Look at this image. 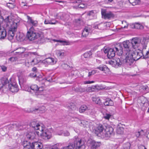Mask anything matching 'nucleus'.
<instances>
[{"instance_id": "obj_50", "label": "nucleus", "mask_w": 149, "mask_h": 149, "mask_svg": "<svg viewBox=\"0 0 149 149\" xmlns=\"http://www.w3.org/2000/svg\"><path fill=\"white\" fill-rule=\"evenodd\" d=\"M102 56V53L101 52H98L95 54V56L96 57H99V58H101Z\"/></svg>"}, {"instance_id": "obj_11", "label": "nucleus", "mask_w": 149, "mask_h": 149, "mask_svg": "<svg viewBox=\"0 0 149 149\" xmlns=\"http://www.w3.org/2000/svg\"><path fill=\"white\" fill-rule=\"evenodd\" d=\"M113 129L112 127L107 126H105L103 138L109 137L112 134Z\"/></svg>"}, {"instance_id": "obj_15", "label": "nucleus", "mask_w": 149, "mask_h": 149, "mask_svg": "<svg viewBox=\"0 0 149 149\" xmlns=\"http://www.w3.org/2000/svg\"><path fill=\"white\" fill-rule=\"evenodd\" d=\"M8 87L10 91L13 93L17 92L19 90L17 85L15 82L9 84Z\"/></svg>"}, {"instance_id": "obj_24", "label": "nucleus", "mask_w": 149, "mask_h": 149, "mask_svg": "<svg viewBox=\"0 0 149 149\" xmlns=\"http://www.w3.org/2000/svg\"><path fill=\"white\" fill-rule=\"evenodd\" d=\"M81 0H75L73 2V3L79 4L78 5V8H84L85 7V5L83 3H81Z\"/></svg>"}, {"instance_id": "obj_20", "label": "nucleus", "mask_w": 149, "mask_h": 149, "mask_svg": "<svg viewBox=\"0 0 149 149\" xmlns=\"http://www.w3.org/2000/svg\"><path fill=\"white\" fill-rule=\"evenodd\" d=\"M66 16V15L65 13H60L56 14L55 16V17H56V19H62L64 20L65 19V17Z\"/></svg>"}, {"instance_id": "obj_35", "label": "nucleus", "mask_w": 149, "mask_h": 149, "mask_svg": "<svg viewBox=\"0 0 149 149\" xmlns=\"http://www.w3.org/2000/svg\"><path fill=\"white\" fill-rule=\"evenodd\" d=\"M137 60L139 59L140 58H141L143 56H144L145 55H144L143 54V52L141 51H139V52H138L137 51ZM143 58H144L143 57Z\"/></svg>"}, {"instance_id": "obj_34", "label": "nucleus", "mask_w": 149, "mask_h": 149, "mask_svg": "<svg viewBox=\"0 0 149 149\" xmlns=\"http://www.w3.org/2000/svg\"><path fill=\"white\" fill-rule=\"evenodd\" d=\"M18 52H14V54H15H15H17L18 55H20L23 53L25 49L24 48H19L18 49Z\"/></svg>"}, {"instance_id": "obj_17", "label": "nucleus", "mask_w": 149, "mask_h": 149, "mask_svg": "<svg viewBox=\"0 0 149 149\" xmlns=\"http://www.w3.org/2000/svg\"><path fill=\"white\" fill-rule=\"evenodd\" d=\"M101 144L100 142L92 141L90 143L91 149H97L100 147Z\"/></svg>"}, {"instance_id": "obj_49", "label": "nucleus", "mask_w": 149, "mask_h": 149, "mask_svg": "<svg viewBox=\"0 0 149 149\" xmlns=\"http://www.w3.org/2000/svg\"><path fill=\"white\" fill-rule=\"evenodd\" d=\"M7 6L9 8L12 9L14 8V5L12 3H9L6 4Z\"/></svg>"}, {"instance_id": "obj_57", "label": "nucleus", "mask_w": 149, "mask_h": 149, "mask_svg": "<svg viewBox=\"0 0 149 149\" xmlns=\"http://www.w3.org/2000/svg\"><path fill=\"white\" fill-rule=\"evenodd\" d=\"M95 82V81H84V84H90L91 83H93Z\"/></svg>"}, {"instance_id": "obj_1", "label": "nucleus", "mask_w": 149, "mask_h": 149, "mask_svg": "<svg viewBox=\"0 0 149 149\" xmlns=\"http://www.w3.org/2000/svg\"><path fill=\"white\" fill-rule=\"evenodd\" d=\"M31 126L35 130L33 132H29L26 135L27 139L29 140H32L37 138L36 132L40 130L44 126L43 125H41L37 122L33 121L31 123Z\"/></svg>"}, {"instance_id": "obj_30", "label": "nucleus", "mask_w": 149, "mask_h": 149, "mask_svg": "<svg viewBox=\"0 0 149 149\" xmlns=\"http://www.w3.org/2000/svg\"><path fill=\"white\" fill-rule=\"evenodd\" d=\"M134 28L137 29H142L143 26L141 24L138 23H135L132 24Z\"/></svg>"}, {"instance_id": "obj_26", "label": "nucleus", "mask_w": 149, "mask_h": 149, "mask_svg": "<svg viewBox=\"0 0 149 149\" xmlns=\"http://www.w3.org/2000/svg\"><path fill=\"white\" fill-rule=\"evenodd\" d=\"M28 21L31 23L33 26H36L38 24V22L37 21L34 20L32 19L29 16H27Z\"/></svg>"}, {"instance_id": "obj_25", "label": "nucleus", "mask_w": 149, "mask_h": 149, "mask_svg": "<svg viewBox=\"0 0 149 149\" xmlns=\"http://www.w3.org/2000/svg\"><path fill=\"white\" fill-rule=\"evenodd\" d=\"M104 104L105 106H111L114 104L113 102L111 99L109 98L107 99L105 102H104Z\"/></svg>"}, {"instance_id": "obj_63", "label": "nucleus", "mask_w": 149, "mask_h": 149, "mask_svg": "<svg viewBox=\"0 0 149 149\" xmlns=\"http://www.w3.org/2000/svg\"><path fill=\"white\" fill-rule=\"evenodd\" d=\"M63 131L62 130H60L57 133V134L59 135H61L63 134Z\"/></svg>"}, {"instance_id": "obj_62", "label": "nucleus", "mask_w": 149, "mask_h": 149, "mask_svg": "<svg viewBox=\"0 0 149 149\" xmlns=\"http://www.w3.org/2000/svg\"><path fill=\"white\" fill-rule=\"evenodd\" d=\"M146 135L147 137L149 139V129L147 130L146 132Z\"/></svg>"}, {"instance_id": "obj_33", "label": "nucleus", "mask_w": 149, "mask_h": 149, "mask_svg": "<svg viewBox=\"0 0 149 149\" xmlns=\"http://www.w3.org/2000/svg\"><path fill=\"white\" fill-rule=\"evenodd\" d=\"M149 42V37L144 38L141 43L142 45H147L148 43Z\"/></svg>"}, {"instance_id": "obj_40", "label": "nucleus", "mask_w": 149, "mask_h": 149, "mask_svg": "<svg viewBox=\"0 0 149 149\" xmlns=\"http://www.w3.org/2000/svg\"><path fill=\"white\" fill-rule=\"evenodd\" d=\"M35 110L39 111L41 113H43L45 111L46 109L44 106H42L37 109H36Z\"/></svg>"}, {"instance_id": "obj_53", "label": "nucleus", "mask_w": 149, "mask_h": 149, "mask_svg": "<svg viewBox=\"0 0 149 149\" xmlns=\"http://www.w3.org/2000/svg\"><path fill=\"white\" fill-rule=\"evenodd\" d=\"M17 59L18 58L17 57H12L10 58L9 59V60L12 62H14L17 60Z\"/></svg>"}, {"instance_id": "obj_36", "label": "nucleus", "mask_w": 149, "mask_h": 149, "mask_svg": "<svg viewBox=\"0 0 149 149\" xmlns=\"http://www.w3.org/2000/svg\"><path fill=\"white\" fill-rule=\"evenodd\" d=\"M87 107L85 105L81 106L79 109V111L80 113H83L87 109Z\"/></svg>"}, {"instance_id": "obj_47", "label": "nucleus", "mask_w": 149, "mask_h": 149, "mask_svg": "<svg viewBox=\"0 0 149 149\" xmlns=\"http://www.w3.org/2000/svg\"><path fill=\"white\" fill-rule=\"evenodd\" d=\"M112 117V115L109 113H106L104 116V118L107 120H109L110 118Z\"/></svg>"}, {"instance_id": "obj_39", "label": "nucleus", "mask_w": 149, "mask_h": 149, "mask_svg": "<svg viewBox=\"0 0 149 149\" xmlns=\"http://www.w3.org/2000/svg\"><path fill=\"white\" fill-rule=\"evenodd\" d=\"M92 55V53L91 51H89L84 53V56L85 58H88L90 57Z\"/></svg>"}, {"instance_id": "obj_38", "label": "nucleus", "mask_w": 149, "mask_h": 149, "mask_svg": "<svg viewBox=\"0 0 149 149\" xmlns=\"http://www.w3.org/2000/svg\"><path fill=\"white\" fill-rule=\"evenodd\" d=\"M129 2L132 4L133 6H134L138 4L140 0H128Z\"/></svg>"}, {"instance_id": "obj_37", "label": "nucleus", "mask_w": 149, "mask_h": 149, "mask_svg": "<svg viewBox=\"0 0 149 149\" xmlns=\"http://www.w3.org/2000/svg\"><path fill=\"white\" fill-rule=\"evenodd\" d=\"M97 68L100 70L104 71L105 70L109 71V69L105 65L103 66H100Z\"/></svg>"}, {"instance_id": "obj_6", "label": "nucleus", "mask_w": 149, "mask_h": 149, "mask_svg": "<svg viewBox=\"0 0 149 149\" xmlns=\"http://www.w3.org/2000/svg\"><path fill=\"white\" fill-rule=\"evenodd\" d=\"M76 139L75 142H76V146L74 143L70 144L68 146L65 147V149H79L81 148L84 149L85 148V146L84 145V142L81 139Z\"/></svg>"}, {"instance_id": "obj_56", "label": "nucleus", "mask_w": 149, "mask_h": 149, "mask_svg": "<svg viewBox=\"0 0 149 149\" xmlns=\"http://www.w3.org/2000/svg\"><path fill=\"white\" fill-rule=\"evenodd\" d=\"M145 59L149 58V48L148 50L147 51L145 56H143Z\"/></svg>"}, {"instance_id": "obj_8", "label": "nucleus", "mask_w": 149, "mask_h": 149, "mask_svg": "<svg viewBox=\"0 0 149 149\" xmlns=\"http://www.w3.org/2000/svg\"><path fill=\"white\" fill-rule=\"evenodd\" d=\"M124 62L126 63L125 60L121 58H117L113 59L109 62V63L113 67L118 68L121 67Z\"/></svg>"}, {"instance_id": "obj_21", "label": "nucleus", "mask_w": 149, "mask_h": 149, "mask_svg": "<svg viewBox=\"0 0 149 149\" xmlns=\"http://www.w3.org/2000/svg\"><path fill=\"white\" fill-rule=\"evenodd\" d=\"M7 36L6 30L0 28V39H4Z\"/></svg>"}, {"instance_id": "obj_16", "label": "nucleus", "mask_w": 149, "mask_h": 149, "mask_svg": "<svg viewBox=\"0 0 149 149\" xmlns=\"http://www.w3.org/2000/svg\"><path fill=\"white\" fill-rule=\"evenodd\" d=\"M130 43L129 41H124L123 42V45L124 48V53L126 55V54L127 52H129L130 50Z\"/></svg>"}, {"instance_id": "obj_13", "label": "nucleus", "mask_w": 149, "mask_h": 149, "mask_svg": "<svg viewBox=\"0 0 149 149\" xmlns=\"http://www.w3.org/2000/svg\"><path fill=\"white\" fill-rule=\"evenodd\" d=\"M75 121H78V123L81 126L86 129L90 128L89 123L86 121L84 120H80L76 118H75Z\"/></svg>"}, {"instance_id": "obj_12", "label": "nucleus", "mask_w": 149, "mask_h": 149, "mask_svg": "<svg viewBox=\"0 0 149 149\" xmlns=\"http://www.w3.org/2000/svg\"><path fill=\"white\" fill-rule=\"evenodd\" d=\"M141 42V39L138 37L133 38L131 40L132 47L134 49H136L139 47Z\"/></svg>"}, {"instance_id": "obj_61", "label": "nucleus", "mask_w": 149, "mask_h": 149, "mask_svg": "<svg viewBox=\"0 0 149 149\" xmlns=\"http://www.w3.org/2000/svg\"><path fill=\"white\" fill-rule=\"evenodd\" d=\"M139 149H147L144 146L140 145L138 147Z\"/></svg>"}, {"instance_id": "obj_3", "label": "nucleus", "mask_w": 149, "mask_h": 149, "mask_svg": "<svg viewBox=\"0 0 149 149\" xmlns=\"http://www.w3.org/2000/svg\"><path fill=\"white\" fill-rule=\"evenodd\" d=\"M45 128L44 126L41 128L40 131L36 132L37 139L38 137H40L43 139H50L52 136V133L53 132L52 128L47 129L44 130Z\"/></svg>"}, {"instance_id": "obj_9", "label": "nucleus", "mask_w": 149, "mask_h": 149, "mask_svg": "<svg viewBox=\"0 0 149 149\" xmlns=\"http://www.w3.org/2000/svg\"><path fill=\"white\" fill-rule=\"evenodd\" d=\"M101 14L102 18L105 19H110L113 18L115 15L111 11H107L105 9H102Z\"/></svg>"}, {"instance_id": "obj_51", "label": "nucleus", "mask_w": 149, "mask_h": 149, "mask_svg": "<svg viewBox=\"0 0 149 149\" xmlns=\"http://www.w3.org/2000/svg\"><path fill=\"white\" fill-rule=\"evenodd\" d=\"M21 35L19 33L16 36V38L17 40H22V36H21Z\"/></svg>"}, {"instance_id": "obj_2", "label": "nucleus", "mask_w": 149, "mask_h": 149, "mask_svg": "<svg viewBox=\"0 0 149 149\" xmlns=\"http://www.w3.org/2000/svg\"><path fill=\"white\" fill-rule=\"evenodd\" d=\"M104 52L105 53H107V56L109 58H111L114 57L116 52L119 56L122 55L123 53L122 47L120 45H117L113 48L105 49L104 50Z\"/></svg>"}, {"instance_id": "obj_4", "label": "nucleus", "mask_w": 149, "mask_h": 149, "mask_svg": "<svg viewBox=\"0 0 149 149\" xmlns=\"http://www.w3.org/2000/svg\"><path fill=\"white\" fill-rule=\"evenodd\" d=\"M26 36L30 40H33L38 38L41 39L43 36V35L41 32H36L34 28L32 26L28 31Z\"/></svg>"}, {"instance_id": "obj_43", "label": "nucleus", "mask_w": 149, "mask_h": 149, "mask_svg": "<svg viewBox=\"0 0 149 149\" xmlns=\"http://www.w3.org/2000/svg\"><path fill=\"white\" fill-rule=\"evenodd\" d=\"M24 90L33 93V92H32L31 90V86L29 87L27 85H25L24 86Z\"/></svg>"}, {"instance_id": "obj_52", "label": "nucleus", "mask_w": 149, "mask_h": 149, "mask_svg": "<svg viewBox=\"0 0 149 149\" xmlns=\"http://www.w3.org/2000/svg\"><path fill=\"white\" fill-rule=\"evenodd\" d=\"M63 135L65 136H69L70 135V133L68 131H63Z\"/></svg>"}, {"instance_id": "obj_10", "label": "nucleus", "mask_w": 149, "mask_h": 149, "mask_svg": "<svg viewBox=\"0 0 149 149\" xmlns=\"http://www.w3.org/2000/svg\"><path fill=\"white\" fill-rule=\"evenodd\" d=\"M105 126L102 125H99L95 130V134L98 136L102 138Z\"/></svg>"}, {"instance_id": "obj_27", "label": "nucleus", "mask_w": 149, "mask_h": 149, "mask_svg": "<svg viewBox=\"0 0 149 149\" xmlns=\"http://www.w3.org/2000/svg\"><path fill=\"white\" fill-rule=\"evenodd\" d=\"M56 53L57 55L60 57L63 56L65 55V51L63 50H56Z\"/></svg>"}, {"instance_id": "obj_31", "label": "nucleus", "mask_w": 149, "mask_h": 149, "mask_svg": "<svg viewBox=\"0 0 149 149\" xmlns=\"http://www.w3.org/2000/svg\"><path fill=\"white\" fill-rule=\"evenodd\" d=\"M122 126L123 125H122V126H119L118 127L117 130V132L118 134H123V133L124 128Z\"/></svg>"}, {"instance_id": "obj_41", "label": "nucleus", "mask_w": 149, "mask_h": 149, "mask_svg": "<svg viewBox=\"0 0 149 149\" xmlns=\"http://www.w3.org/2000/svg\"><path fill=\"white\" fill-rule=\"evenodd\" d=\"M20 5L22 7L25 9H27L29 7V6L27 5V3L23 2H21L20 3Z\"/></svg>"}, {"instance_id": "obj_58", "label": "nucleus", "mask_w": 149, "mask_h": 149, "mask_svg": "<svg viewBox=\"0 0 149 149\" xmlns=\"http://www.w3.org/2000/svg\"><path fill=\"white\" fill-rule=\"evenodd\" d=\"M30 77H36L37 76V74H36V73H34L33 72L31 73L29 75Z\"/></svg>"}, {"instance_id": "obj_45", "label": "nucleus", "mask_w": 149, "mask_h": 149, "mask_svg": "<svg viewBox=\"0 0 149 149\" xmlns=\"http://www.w3.org/2000/svg\"><path fill=\"white\" fill-rule=\"evenodd\" d=\"M96 72V70H89L88 71V77H90L92 75H94Z\"/></svg>"}, {"instance_id": "obj_64", "label": "nucleus", "mask_w": 149, "mask_h": 149, "mask_svg": "<svg viewBox=\"0 0 149 149\" xmlns=\"http://www.w3.org/2000/svg\"><path fill=\"white\" fill-rule=\"evenodd\" d=\"M37 68L35 67H33L32 68V71L33 72H37Z\"/></svg>"}, {"instance_id": "obj_32", "label": "nucleus", "mask_w": 149, "mask_h": 149, "mask_svg": "<svg viewBox=\"0 0 149 149\" xmlns=\"http://www.w3.org/2000/svg\"><path fill=\"white\" fill-rule=\"evenodd\" d=\"M95 11L92 10L88 11L87 13V15L90 17L93 18L95 15Z\"/></svg>"}, {"instance_id": "obj_28", "label": "nucleus", "mask_w": 149, "mask_h": 149, "mask_svg": "<svg viewBox=\"0 0 149 149\" xmlns=\"http://www.w3.org/2000/svg\"><path fill=\"white\" fill-rule=\"evenodd\" d=\"M31 90L33 92H33H35V91H36V93H38L39 91V89L40 88H38V86L36 85H33L31 86Z\"/></svg>"}, {"instance_id": "obj_46", "label": "nucleus", "mask_w": 149, "mask_h": 149, "mask_svg": "<svg viewBox=\"0 0 149 149\" xmlns=\"http://www.w3.org/2000/svg\"><path fill=\"white\" fill-rule=\"evenodd\" d=\"M130 144L129 143H127L123 145V149H130Z\"/></svg>"}, {"instance_id": "obj_18", "label": "nucleus", "mask_w": 149, "mask_h": 149, "mask_svg": "<svg viewBox=\"0 0 149 149\" xmlns=\"http://www.w3.org/2000/svg\"><path fill=\"white\" fill-rule=\"evenodd\" d=\"M31 144L33 149H42V143L38 141L32 142Z\"/></svg>"}, {"instance_id": "obj_19", "label": "nucleus", "mask_w": 149, "mask_h": 149, "mask_svg": "<svg viewBox=\"0 0 149 149\" xmlns=\"http://www.w3.org/2000/svg\"><path fill=\"white\" fill-rule=\"evenodd\" d=\"M45 61L48 64L54 65L56 63L57 61V59L56 58L49 57L45 59Z\"/></svg>"}, {"instance_id": "obj_7", "label": "nucleus", "mask_w": 149, "mask_h": 149, "mask_svg": "<svg viewBox=\"0 0 149 149\" xmlns=\"http://www.w3.org/2000/svg\"><path fill=\"white\" fill-rule=\"evenodd\" d=\"M5 24L9 28H13L16 29L17 28V23L14 21V18L11 16H8L4 20Z\"/></svg>"}, {"instance_id": "obj_23", "label": "nucleus", "mask_w": 149, "mask_h": 149, "mask_svg": "<svg viewBox=\"0 0 149 149\" xmlns=\"http://www.w3.org/2000/svg\"><path fill=\"white\" fill-rule=\"evenodd\" d=\"M23 145V149H33L31 143L27 141H24Z\"/></svg>"}, {"instance_id": "obj_55", "label": "nucleus", "mask_w": 149, "mask_h": 149, "mask_svg": "<svg viewBox=\"0 0 149 149\" xmlns=\"http://www.w3.org/2000/svg\"><path fill=\"white\" fill-rule=\"evenodd\" d=\"M34 60L33 59L31 61H28L27 63H26V65H27V63H28V64H29L30 65L33 66V65H34L35 64L34 63H33V62H34Z\"/></svg>"}, {"instance_id": "obj_29", "label": "nucleus", "mask_w": 149, "mask_h": 149, "mask_svg": "<svg viewBox=\"0 0 149 149\" xmlns=\"http://www.w3.org/2000/svg\"><path fill=\"white\" fill-rule=\"evenodd\" d=\"M92 100L93 102L96 104H101L102 103L101 100L99 97H93Z\"/></svg>"}, {"instance_id": "obj_5", "label": "nucleus", "mask_w": 149, "mask_h": 149, "mask_svg": "<svg viewBox=\"0 0 149 149\" xmlns=\"http://www.w3.org/2000/svg\"><path fill=\"white\" fill-rule=\"evenodd\" d=\"M137 51L136 50L133 51L131 50L129 52H126L125 61L127 65H130L134 61L137 60Z\"/></svg>"}, {"instance_id": "obj_54", "label": "nucleus", "mask_w": 149, "mask_h": 149, "mask_svg": "<svg viewBox=\"0 0 149 149\" xmlns=\"http://www.w3.org/2000/svg\"><path fill=\"white\" fill-rule=\"evenodd\" d=\"M58 22V21L55 20V19H51V24H55Z\"/></svg>"}, {"instance_id": "obj_44", "label": "nucleus", "mask_w": 149, "mask_h": 149, "mask_svg": "<svg viewBox=\"0 0 149 149\" xmlns=\"http://www.w3.org/2000/svg\"><path fill=\"white\" fill-rule=\"evenodd\" d=\"M96 87L95 86H93V87H89L87 88H85V92H92L93 91V89L94 88H95Z\"/></svg>"}, {"instance_id": "obj_48", "label": "nucleus", "mask_w": 149, "mask_h": 149, "mask_svg": "<svg viewBox=\"0 0 149 149\" xmlns=\"http://www.w3.org/2000/svg\"><path fill=\"white\" fill-rule=\"evenodd\" d=\"M143 131L142 130L140 131L136 132L135 133V135L137 137H139L141 135L143 134Z\"/></svg>"}, {"instance_id": "obj_22", "label": "nucleus", "mask_w": 149, "mask_h": 149, "mask_svg": "<svg viewBox=\"0 0 149 149\" xmlns=\"http://www.w3.org/2000/svg\"><path fill=\"white\" fill-rule=\"evenodd\" d=\"M90 31V28L88 27H85L82 33V36L84 37H86Z\"/></svg>"}, {"instance_id": "obj_59", "label": "nucleus", "mask_w": 149, "mask_h": 149, "mask_svg": "<svg viewBox=\"0 0 149 149\" xmlns=\"http://www.w3.org/2000/svg\"><path fill=\"white\" fill-rule=\"evenodd\" d=\"M1 67L2 70L3 72L6 71L7 70V67L4 65L1 66Z\"/></svg>"}, {"instance_id": "obj_14", "label": "nucleus", "mask_w": 149, "mask_h": 149, "mask_svg": "<svg viewBox=\"0 0 149 149\" xmlns=\"http://www.w3.org/2000/svg\"><path fill=\"white\" fill-rule=\"evenodd\" d=\"M17 29H15L13 28H9L8 34V39L9 40H11L13 38Z\"/></svg>"}, {"instance_id": "obj_42", "label": "nucleus", "mask_w": 149, "mask_h": 149, "mask_svg": "<svg viewBox=\"0 0 149 149\" xmlns=\"http://www.w3.org/2000/svg\"><path fill=\"white\" fill-rule=\"evenodd\" d=\"M75 90L76 91L81 93L85 92L86 91L85 88H83L81 87L77 88Z\"/></svg>"}, {"instance_id": "obj_60", "label": "nucleus", "mask_w": 149, "mask_h": 149, "mask_svg": "<svg viewBox=\"0 0 149 149\" xmlns=\"http://www.w3.org/2000/svg\"><path fill=\"white\" fill-rule=\"evenodd\" d=\"M51 19L50 20H45L44 22V23L45 24H51Z\"/></svg>"}]
</instances>
